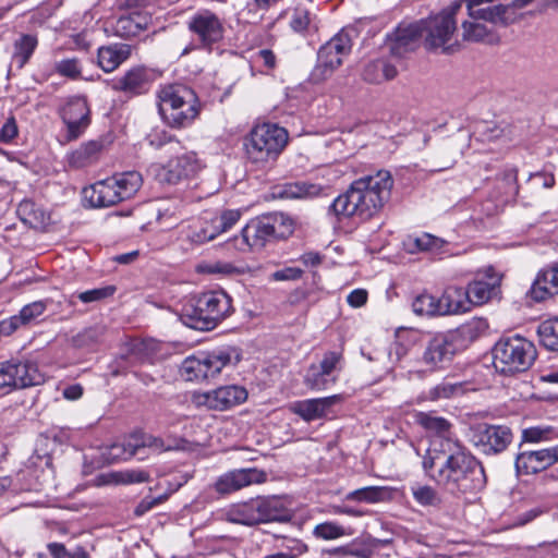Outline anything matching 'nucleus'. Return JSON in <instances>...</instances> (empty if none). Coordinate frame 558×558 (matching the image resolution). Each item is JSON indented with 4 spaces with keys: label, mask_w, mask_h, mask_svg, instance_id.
I'll list each match as a JSON object with an SVG mask.
<instances>
[{
    "label": "nucleus",
    "mask_w": 558,
    "mask_h": 558,
    "mask_svg": "<svg viewBox=\"0 0 558 558\" xmlns=\"http://www.w3.org/2000/svg\"><path fill=\"white\" fill-rule=\"evenodd\" d=\"M449 450L424 457L426 474L450 495H474L486 486L482 463L461 444Z\"/></svg>",
    "instance_id": "obj_1"
},
{
    "label": "nucleus",
    "mask_w": 558,
    "mask_h": 558,
    "mask_svg": "<svg viewBox=\"0 0 558 558\" xmlns=\"http://www.w3.org/2000/svg\"><path fill=\"white\" fill-rule=\"evenodd\" d=\"M393 180L389 171L379 170L375 174L362 177L350 185L330 205L336 216H360L371 218L389 199Z\"/></svg>",
    "instance_id": "obj_2"
},
{
    "label": "nucleus",
    "mask_w": 558,
    "mask_h": 558,
    "mask_svg": "<svg viewBox=\"0 0 558 558\" xmlns=\"http://www.w3.org/2000/svg\"><path fill=\"white\" fill-rule=\"evenodd\" d=\"M487 329L485 319L473 318L457 329L435 335L426 345L423 362L434 371L445 368L457 353L465 350Z\"/></svg>",
    "instance_id": "obj_3"
},
{
    "label": "nucleus",
    "mask_w": 558,
    "mask_h": 558,
    "mask_svg": "<svg viewBox=\"0 0 558 558\" xmlns=\"http://www.w3.org/2000/svg\"><path fill=\"white\" fill-rule=\"evenodd\" d=\"M158 107L165 122L174 129L190 126L201 110L195 92L182 84H169L158 92Z\"/></svg>",
    "instance_id": "obj_4"
},
{
    "label": "nucleus",
    "mask_w": 558,
    "mask_h": 558,
    "mask_svg": "<svg viewBox=\"0 0 558 558\" xmlns=\"http://www.w3.org/2000/svg\"><path fill=\"white\" fill-rule=\"evenodd\" d=\"M231 299L223 291H208L189 301L181 311V322L196 330H211L231 312Z\"/></svg>",
    "instance_id": "obj_5"
},
{
    "label": "nucleus",
    "mask_w": 558,
    "mask_h": 558,
    "mask_svg": "<svg viewBox=\"0 0 558 558\" xmlns=\"http://www.w3.org/2000/svg\"><path fill=\"white\" fill-rule=\"evenodd\" d=\"M288 140L284 128L274 123L257 124L244 140L245 156L251 163L265 167L279 157Z\"/></svg>",
    "instance_id": "obj_6"
},
{
    "label": "nucleus",
    "mask_w": 558,
    "mask_h": 558,
    "mask_svg": "<svg viewBox=\"0 0 558 558\" xmlns=\"http://www.w3.org/2000/svg\"><path fill=\"white\" fill-rule=\"evenodd\" d=\"M492 353L494 368L502 375H514L527 371L537 356L533 342L519 335L500 338Z\"/></svg>",
    "instance_id": "obj_7"
},
{
    "label": "nucleus",
    "mask_w": 558,
    "mask_h": 558,
    "mask_svg": "<svg viewBox=\"0 0 558 558\" xmlns=\"http://www.w3.org/2000/svg\"><path fill=\"white\" fill-rule=\"evenodd\" d=\"M143 179L137 171L114 174L84 189V197L93 207H110L131 198L142 186Z\"/></svg>",
    "instance_id": "obj_8"
},
{
    "label": "nucleus",
    "mask_w": 558,
    "mask_h": 558,
    "mask_svg": "<svg viewBox=\"0 0 558 558\" xmlns=\"http://www.w3.org/2000/svg\"><path fill=\"white\" fill-rule=\"evenodd\" d=\"M241 353L236 348L225 347L198 355L186 357L181 366V374L186 380H205L214 378L230 365H236Z\"/></svg>",
    "instance_id": "obj_9"
},
{
    "label": "nucleus",
    "mask_w": 558,
    "mask_h": 558,
    "mask_svg": "<svg viewBox=\"0 0 558 558\" xmlns=\"http://www.w3.org/2000/svg\"><path fill=\"white\" fill-rule=\"evenodd\" d=\"M461 9V2L456 1L440 13L426 20H421V22H424L425 44L429 49H441L447 53L453 51V47L457 44V40L453 38Z\"/></svg>",
    "instance_id": "obj_10"
},
{
    "label": "nucleus",
    "mask_w": 558,
    "mask_h": 558,
    "mask_svg": "<svg viewBox=\"0 0 558 558\" xmlns=\"http://www.w3.org/2000/svg\"><path fill=\"white\" fill-rule=\"evenodd\" d=\"M45 383L37 363L29 359L11 357L0 362V393L9 395Z\"/></svg>",
    "instance_id": "obj_11"
},
{
    "label": "nucleus",
    "mask_w": 558,
    "mask_h": 558,
    "mask_svg": "<svg viewBox=\"0 0 558 558\" xmlns=\"http://www.w3.org/2000/svg\"><path fill=\"white\" fill-rule=\"evenodd\" d=\"M351 37L347 32H340L320 47L317 63L312 72L315 82L324 81L340 66L342 60L351 51Z\"/></svg>",
    "instance_id": "obj_12"
},
{
    "label": "nucleus",
    "mask_w": 558,
    "mask_h": 558,
    "mask_svg": "<svg viewBox=\"0 0 558 558\" xmlns=\"http://www.w3.org/2000/svg\"><path fill=\"white\" fill-rule=\"evenodd\" d=\"M470 441L482 453L495 454L510 445L512 433L504 425L477 424L471 429Z\"/></svg>",
    "instance_id": "obj_13"
},
{
    "label": "nucleus",
    "mask_w": 558,
    "mask_h": 558,
    "mask_svg": "<svg viewBox=\"0 0 558 558\" xmlns=\"http://www.w3.org/2000/svg\"><path fill=\"white\" fill-rule=\"evenodd\" d=\"M203 166L196 153L189 151L170 159L167 165L155 166L154 171L160 182L174 184L196 175Z\"/></svg>",
    "instance_id": "obj_14"
},
{
    "label": "nucleus",
    "mask_w": 558,
    "mask_h": 558,
    "mask_svg": "<svg viewBox=\"0 0 558 558\" xmlns=\"http://www.w3.org/2000/svg\"><path fill=\"white\" fill-rule=\"evenodd\" d=\"M342 356L337 352L324 354L319 364H312L304 375V384L311 390L322 391L328 389L338 380L341 371Z\"/></svg>",
    "instance_id": "obj_15"
},
{
    "label": "nucleus",
    "mask_w": 558,
    "mask_h": 558,
    "mask_svg": "<svg viewBox=\"0 0 558 558\" xmlns=\"http://www.w3.org/2000/svg\"><path fill=\"white\" fill-rule=\"evenodd\" d=\"M187 26L197 36L203 47L210 48L223 38L225 27L222 21L209 10L197 11L190 19Z\"/></svg>",
    "instance_id": "obj_16"
},
{
    "label": "nucleus",
    "mask_w": 558,
    "mask_h": 558,
    "mask_svg": "<svg viewBox=\"0 0 558 558\" xmlns=\"http://www.w3.org/2000/svg\"><path fill=\"white\" fill-rule=\"evenodd\" d=\"M558 463V444L538 450L520 449L514 466L518 474H537Z\"/></svg>",
    "instance_id": "obj_17"
},
{
    "label": "nucleus",
    "mask_w": 558,
    "mask_h": 558,
    "mask_svg": "<svg viewBox=\"0 0 558 558\" xmlns=\"http://www.w3.org/2000/svg\"><path fill=\"white\" fill-rule=\"evenodd\" d=\"M246 399L247 391L244 387L228 385L199 395L197 402L213 410L225 411L243 403Z\"/></svg>",
    "instance_id": "obj_18"
},
{
    "label": "nucleus",
    "mask_w": 558,
    "mask_h": 558,
    "mask_svg": "<svg viewBox=\"0 0 558 558\" xmlns=\"http://www.w3.org/2000/svg\"><path fill=\"white\" fill-rule=\"evenodd\" d=\"M417 423L425 428L428 433L435 436L433 446L439 445L440 450H449L456 447L454 444H460L458 439L453 438L452 425L445 417L437 416L434 413L421 412L416 415Z\"/></svg>",
    "instance_id": "obj_19"
},
{
    "label": "nucleus",
    "mask_w": 558,
    "mask_h": 558,
    "mask_svg": "<svg viewBox=\"0 0 558 558\" xmlns=\"http://www.w3.org/2000/svg\"><path fill=\"white\" fill-rule=\"evenodd\" d=\"M266 481V473L257 469H239L227 472L218 477L215 489L219 494H230L252 484Z\"/></svg>",
    "instance_id": "obj_20"
},
{
    "label": "nucleus",
    "mask_w": 558,
    "mask_h": 558,
    "mask_svg": "<svg viewBox=\"0 0 558 558\" xmlns=\"http://www.w3.org/2000/svg\"><path fill=\"white\" fill-rule=\"evenodd\" d=\"M275 240L267 216L251 220L241 232V239H236V247L241 251L246 248L259 250L267 242Z\"/></svg>",
    "instance_id": "obj_21"
},
{
    "label": "nucleus",
    "mask_w": 558,
    "mask_h": 558,
    "mask_svg": "<svg viewBox=\"0 0 558 558\" xmlns=\"http://www.w3.org/2000/svg\"><path fill=\"white\" fill-rule=\"evenodd\" d=\"M423 29L424 22H421V20L399 24L390 39V52L393 56L401 57L405 52L413 50L424 34Z\"/></svg>",
    "instance_id": "obj_22"
},
{
    "label": "nucleus",
    "mask_w": 558,
    "mask_h": 558,
    "mask_svg": "<svg viewBox=\"0 0 558 558\" xmlns=\"http://www.w3.org/2000/svg\"><path fill=\"white\" fill-rule=\"evenodd\" d=\"M501 277L489 267L484 278L475 279L468 286V293L472 305H482L499 293Z\"/></svg>",
    "instance_id": "obj_23"
},
{
    "label": "nucleus",
    "mask_w": 558,
    "mask_h": 558,
    "mask_svg": "<svg viewBox=\"0 0 558 558\" xmlns=\"http://www.w3.org/2000/svg\"><path fill=\"white\" fill-rule=\"evenodd\" d=\"M341 400L340 395L295 401L290 410L305 422L323 418L327 411Z\"/></svg>",
    "instance_id": "obj_24"
},
{
    "label": "nucleus",
    "mask_w": 558,
    "mask_h": 558,
    "mask_svg": "<svg viewBox=\"0 0 558 558\" xmlns=\"http://www.w3.org/2000/svg\"><path fill=\"white\" fill-rule=\"evenodd\" d=\"M151 14L142 10H132L123 13L114 23L117 36L130 38L138 35L151 24Z\"/></svg>",
    "instance_id": "obj_25"
},
{
    "label": "nucleus",
    "mask_w": 558,
    "mask_h": 558,
    "mask_svg": "<svg viewBox=\"0 0 558 558\" xmlns=\"http://www.w3.org/2000/svg\"><path fill=\"white\" fill-rule=\"evenodd\" d=\"M148 85L147 73L144 68L136 66L130 69L123 76L112 83V88L117 92H123L128 95L143 94Z\"/></svg>",
    "instance_id": "obj_26"
},
{
    "label": "nucleus",
    "mask_w": 558,
    "mask_h": 558,
    "mask_svg": "<svg viewBox=\"0 0 558 558\" xmlns=\"http://www.w3.org/2000/svg\"><path fill=\"white\" fill-rule=\"evenodd\" d=\"M441 315L459 314L468 312L471 301L468 289L461 287H449L439 299Z\"/></svg>",
    "instance_id": "obj_27"
},
{
    "label": "nucleus",
    "mask_w": 558,
    "mask_h": 558,
    "mask_svg": "<svg viewBox=\"0 0 558 558\" xmlns=\"http://www.w3.org/2000/svg\"><path fill=\"white\" fill-rule=\"evenodd\" d=\"M131 56V46L126 44H112L98 48V65L105 72H112Z\"/></svg>",
    "instance_id": "obj_28"
},
{
    "label": "nucleus",
    "mask_w": 558,
    "mask_h": 558,
    "mask_svg": "<svg viewBox=\"0 0 558 558\" xmlns=\"http://www.w3.org/2000/svg\"><path fill=\"white\" fill-rule=\"evenodd\" d=\"M217 235L211 218L208 213L191 223L186 231L185 238L191 244L201 245L208 241L214 240Z\"/></svg>",
    "instance_id": "obj_29"
},
{
    "label": "nucleus",
    "mask_w": 558,
    "mask_h": 558,
    "mask_svg": "<svg viewBox=\"0 0 558 558\" xmlns=\"http://www.w3.org/2000/svg\"><path fill=\"white\" fill-rule=\"evenodd\" d=\"M445 245V241L429 233L408 235L403 241V247L409 254L428 252L437 254Z\"/></svg>",
    "instance_id": "obj_30"
},
{
    "label": "nucleus",
    "mask_w": 558,
    "mask_h": 558,
    "mask_svg": "<svg viewBox=\"0 0 558 558\" xmlns=\"http://www.w3.org/2000/svg\"><path fill=\"white\" fill-rule=\"evenodd\" d=\"M531 294L536 301H543L548 296L558 294V277L551 267L538 272L532 286Z\"/></svg>",
    "instance_id": "obj_31"
},
{
    "label": "nucleus",
    "mask_w": 558,
    "mask_h": 558,
    "mask_svg": "<svg viewBox=\"0 0 558 558\" xmlns=\"http://www.w3.org/2000/svg\"><path fill=\"white\" fill-rule=\"evenodd\" d=\"M258 523L263 522H286L290 520L289 512L282 507L277 498L256 499Z\"/></svg>",
    "instance_id": "obj_32"
},
{
    "label": "nucleus",
    "mask_w": 558,
    "mask_h": 558,
    "mask_svg": "<svg viewBox=\"0 0 558 558\" xmlns=\"http://www.w3.org/2000/svg\"><path fill=\"white\" fill-rule=\"evenodd\" d=\"M476 140L483 143L508 144L512 141L511 130L507 125L484 122L477 125L475 131Z\"/></svg>",
    "instance_id": "obj_33"
},
{
    "label": "nucleus",
    "mask_w": 558,
    "mask_h": 558,
    "mask_svg": "<svg viewBox=\"0 0 558 558\" xmlns=\"http://www.w3.org/2000/svg\"><path fill=\"white\" fill-rule=\"evenodd\" d=\"M391 498V490L385 486H366L348 493L344 497L348 501L378 504Z\"/></svg>",
    "instance_id": "obj_34"
},
{
    "label": "nucleus",
    "mask_w": 558,
    "mask_h": 558,
    "mask_svg": "<svg viewBox=\"0 0 558 558\" xmlns=\"http://www.w3.org/2000/svg\"><path fill=\"white\" fill-rule=\"evenodd\" d=\"M396 75V66L383 59L369 62L363 71L364 80L376 84L392 80Z\"/></svg>",
    "instance_id": "obj_35"
},
{
    "label": "nucleus",
    "mask_w": 558,
    "mask_h": 558,
    "mask_svg": "<svg viewBox=\"0 0 558 558\" xmlns=\"http://www.w3.org/2000/svg\"><path fill=\"white\" fill-rule=\"evenodd\" d=\"M256 500L232 506L227 512L228 521L243 525L258 524Z\"/></svg>",
    "instance_id": "obj_36"
},
{
    "label": "nucleus",
    "mask_w": 558,
    "mask_h": 558,
    "mask_svg": "<svg viewBox=\"0 0 558 558\" xmlns=\"http://www.w3.org/2000/svg\"><path fill=\"white\" fill-rule=\"evenodd\" d=\"M102 149V143L99 141H89L81 145L76 150L70 154L69 162L75 168H83L94 160Z\"/></svg>",
    "instance_id": "obj_37"
},
{
    "label": "nucleus",
    "mask_w": 558,
    "mask_h": 558,
    "mask_svg": "<svg viewBox=\"0 0 558 558\" xmlns=\"http://www.w3.org/2000/svg\"><path fill=\"white\" fill-rule=\"evenodd\" d=\"M140 450V441L137 438L132 437L128 441L114 442L107 447L104 457L110 463L128 460L134 457Z\"/></svg>",
    "instance_id": "obj_38"
},
{
    "label": "nucleus",
    "mask_w": 558,
    "mask_h": 558,
    "mask_svg": "<svg viewBox=\"0 0 558 558\" xmlns=\"http://www.w3.org/2000/svg\"><path fill=\"white\" fill-rule=\"evenodd\" d=\"M556 439H558V433L553 426H532L522 430L519 448L522 449L527 444H542Z\"/></svg>",
    "instance_id": "obj_39"
},
{
    "label": "nucleus",
    "mask_w": 558,
    "mask_h": 558,
    "mask_svg": "<svg viewBox=\"0 0 558 558\" xmlns=\"http://www.w3.org/2000/svg\"><path fill=\"white\" fill-rule=\"evenodd\" d=\"M158 351L159 343L156 340H137L132 342L126 357L136 363L150 362Z\"/></svg>",
    "instance_id": "obj_40"
},
{
    "label": "nucleus",
    "mask_w": 558,
    "mask_h": 558,
    "mask_svg": "<svg viewBox=\"0 0 558 558\" xmlns=\"http://www.w3.org/2000/svg\"><path fill=\"white\" fill-rule=\"evenodd\" d=\"M47 308V304L44 301H36L31 304L25 305L17 315H13L9 318V323L12 325L14 331L23 326L28 325L37 317L44 314Z\"/></svg>",
    "instance_id": "obj_41"
},
{
    "label": "nucleus",
    "mask_w": 558,
    "mask_h": 558,
    "mask_svg": "<svg viewBox=\"0 0 558 558\" xmlns=\"http://www.w3.org/2000/svg\"><path fill=\"white\" fill-rule=\"evenodd\" d=\"M322 187L316 184L296 182L286 184L279 195L284 198H308L319 195Z\"/></svg>",
    "instance_id": "obj_42"
},
{
    "label": "nucleus",
    "mask_w": 558,
    "mask_h": 558,
    "mask_svg": "<svg viewBox=\"0 0 558 558\" xmlns=\"http://www.w3.org/2000/svg\"><path fill=\"white\" fill-rule=\"evenodd\" d=\"M412 310L418 316L441 315L439 299L427 293L420 294L413 300Z\"/></svg>",
    "instance_id": "obj_43"
},
{
    "label": "nucleus",
    "mask_w": 558,
    "mask_h": 558,
    "mask_svg": "<svg viewBox=\"0 0 558 558\" xmlns=\"http://www.w3.org/2000/svg\"><path fill=\"white\" fill-rule=\"evenodd\" d=\"M37 46V38L33 35H23L14 43L13 61L19 68H23L29 60Z\"/></svg>",
    "instance_id": "obj_44"
},
{
    "label": "nucleus",
    "mask_w": 558,
    "mask_h": 558,
    "mask_svg": "<svg viewBox=\"0 0 558 558\" xmlns=\"http://www.w3.org/2000/svg\"><path fill=\"white\" fill-rule=\"evenodd\" d=\"M541 343L550 351L558 350V317L543 322L537 329Z\"/></svg>",
    "instance_id": "obj_45"
},
{
    "label": "nucleus",
    "mask_w": 558,
    "mask_h": 558,
    "mask_svg": "<svg viewBox=\"0 0 558 558\" xmlns=\"http://www.w3.org/2000/svg\"><path fill=\"white\" fill-rule=\"evenodd\" d=\"M411 493L414 500L423 507H439L442 499L438 492L428 485H413Z\"/></svg>",
    "instance_id": "obj_46"
},
{
    "label": "nucleus",
    "mask_w": 558,
    "mask_h": 558,
    "mask_svg": "<svg viewBox=\"0 0 558 558\" xmlns=\"http://www.w3.org/2000/svg\"><path fill=\"white\" fill-rule=\"evenodd\" d=\"M267 217L275 240L286 239L293 233L294 222L289 216L282 213H276Z\"/></svg>",
    "instance_id": "obj_47"
},
{
    "label": "nucleus",
    "mask_w": 558,
    "mask_h": 558,
    "mask_svg": "<svg viewBox=\"0 0 558 558\" xmlns=\"http://www.w3.org/2000/svg\"><path fill=\"white\" fill-rule=\"evenodd\" d=\"M208 214L215 229H217V235L230 230L241 218V211L239 209H227L219 215L214 213Z\"/></svg>",
    "instance_id": "obj_48"
},
{
    "label": "nucleus",
    "mask_w": 558,
    "mask_h": 558,
    "mask_svg": "<svg viewBox=\"0 0 558 558\" xmlns=\"http://www.w3.org/2000/svg\"><path fill=\"white\" fill-rule=\"evenodd\" d=\"M313 535L319 539L333 541L349 535V533H347V530L343 525L337 522L326 521L315 525L313 529Z\"/></svg>",
    "instance_id": "obj_49"
},
{
    "label": "nucleus",
    "mask_w": 558,
    "mask_h": 558,
    "mask_svg": "<svg viewBox=\"0 0 558 558\" xmlns=\"http://www.w3.org/2000/svg\"><path fill=\"white\" fill-rule=\"evenodd\" d=\"M380 541L375 538L354 539L348 544V553L356 558H371Z\"/></svg>",
    "instance_id": "obj_50"
},
{
    "label": "nucleus",
    "mask_w": 558,
    "mask_h": 558,
    "mask_svg": "<svg viewBox=\"0 0 558 558\" xmlns=\"http://www.w3.org/2000/svg\"><path fill=\"white\" fill-rule=\"evenodd\" d=\"M69 116L75 120L89 119V109L86 100L80 97L71 99L63 109L62 119Z\"/></svg>",
    "instance_id": "obj_51"
},
{
    "label": "nucleus",
    "mask_w": 558,
    "mask_h": 558,
    "mask_svg": "<svg viewBox=\"0 0 558 558\" xmlns=\"http://www.w3.org/2000/svg\"><path fill=\"white\" fill-rule=\"evenodd\" d=\"M54 70L61 76L71 80H77L82 73L81 62L77 58L63 59L56 62Z\"/></svg>",
    "instance_id": "obj_52"
},
{
    "label": "nucleus",
    "mask_w": 558,
    "mask_h": 558,
    "mask_svg": "<svg viewBox=\"0 0 558 558\" xmlns=\"http://www.w3.org/2000/svg\"><path fill=\"white\" fill-rule=\"evenodd\" d=\"M117 484L144 483L149 480V474L143 470H124L111 474Z\"/></svg>",
    "instance_id": "obj_53"
},
{
    "label": "nucleus",
    "mask_w": 558,
    "mask_h": 558,
    "mask_svg": "<svg viewBox=\"0 0 558 558\" xmlns=\"http://www.w3.org/2000/svg\"><path fill=\"white\" fill-rule=\"evenodd\" d=\"M62 120L66 125L65 140L68 142L77 140L81 135H83V133L85 132V130L88 128V125L90 123V119L75 120V119L71 118L70 116Z\"/></svg>",
    "instance_id": "obj_54"
},
{
    "label": "nucleus",
    "mask_w": 558,
    "mask_h": 558,
    "mask_svg": "<svg viewBox=\"0 0 558 558\" xmlns=\"http://www.w3.org/2000/svg\"><path fill=\"white\" fill-rule=\"evenodd\" d=\"M198 270L206 274L232 275L238 272L235 266L222 260L207 262L198 266Z\"/></svg>",
    "instance_id": "obj_55"
},
{
    "label": "nucleus",
    "mask_w": 558,
    "mask_h": 558,
    "mask_svg": "<svg viewBox=\"0 0 558 558\" xmlns=\"http://www.w3.org/2000/svg\"><path fill=\"white\" fill-rule=\"evenodd\" d=\"M460 390V384L442 381L429 390L428 397L432 400L447 399L454 396Z\"/></svg>",
    "instance_id": "obj_56"
},
{
    "label": "nucleus",
    "mask_w": 558,
    "mask_h": 558,
    "mask_svg": "<svg viewBox=\"0 0 558 558\" xmlns=\"http://www.w3.org/2000/svg\"><path fill=\"white\" fill-rule=\"evenodd\" d=\"M312 19L307 10L295 9L290 21V26L295 33L304 34L311 26Z\"/></svg>",
    "instance_id": "obj_57"
},
{
    "label": "nucleus",
    "mask_w": 558,
    "mask_h": 558,
    "mask_svg": "<svg viewBox=\"0 0 558 558\" xmlns=\"http://www.w3.org/2000/svg\"><path fill=\"white\" fill-rule=\"evenodd\" d=\"M114 292H116V287L106 286V287L96 288V289L81 292L78 294V299L83 303H90V302H96V301L107 299V298L113 295Z\"/></svg>",
    "instance_id": "obj_58"
},
{
    "label": "nucleus",
    "mask_w": 558,
    "mask_h": 558,
    "mask_svg": "<svg viewBox=\"0 0 558 558\" xmlns=\"http://www.w3.org/2000/svg\"><path fill=\"white\" fill-rule=\"evenodd\" d=\"M19 134V128L16 120L13 116L7 118L3 125L0 128V142L1 143H10L13 141Z\"/></svg>",
    "instance_id": "obj_59"
},
{
    "label": "nucleus",
    "mask_w": 558,
    "mask_h": 558,
    "mask_svg": "<svg viewBox=\"0 0 558 558\" xmlns=\"http://www.w3.org/2000/svg\"><path fill=\"white\" fill-rule=\"evenodd\" d=\"M167 498H168V495H166V494L160 495L158 497L147 496V497L143 498L140 501V504L136 506V508L134 509L135 515L141 517V515L145 514L146 512L151 510L154 507L165 502L167 500Z\"/></svg>",
    "instance_id": "obj_60"
},
{
    "label": "nucleus",
    "mask_w": 558,
    "mask_h": 558,
    "mask_svg": "<svg viewBox=\"0 0 558 558\" xmlns=\"http://www.w3.org/2000/svg\"><path fill=\"white\" fill-rule=\"evenodd\" d=\"M529 180L535 185H541L545 189H550L555 185L554 173L546 170L531 173Z\"/></svg>",
    "instance_id": "obj_61"
},
{
    "label": "nucleus",
    "mask_w": 558,
    "mask_h": 558,
    "mask_svg": "<svg viewBox=\"0 0 558 558\" xmlns=\"http://www.w3.org/2000/svg\"><path fill=\"white\" fill-rule=\"evenodd\" d=\"M303 271L296 267H286L271 274L275 281L296 280L301 278Z\"/></svg>",
    "instance_id": "obj_62"
},
{
    "label": "nucleus",
    "mask_w": 558,
    "mask_h": 558,
    "mask_svg": "<svg viewBox=\"0 0 558 558\" xmlns=\"http://www.w3.org/2000/svg\"><path fill=\"white\" fill-rule=\"evenodd\" d=\"M147 141L150 146L159 148L165 144L170 143L172 141V137L168 135V133L165 130H154L151 133L148 134Z\"/></svg>",
    "instance_id": "obj_63"
},
{
    "label": "nucleus",
    "mask_w": 558,
    "mask_h": 558,
    "mask_svg": "<svg viewBox=\"0 0 558 558\" xmlns=\"http://www.w3.org/2000/svg\"><path fill=\"white\" fill-rule=\"evenodd\" d=\"M367 291L364 289H355L349 293L347 296V302L352 307H361L367 301Z\"/></svg>",
    "instance_id": "obj_64"
}]
</instances>
